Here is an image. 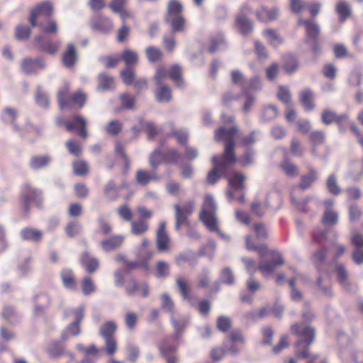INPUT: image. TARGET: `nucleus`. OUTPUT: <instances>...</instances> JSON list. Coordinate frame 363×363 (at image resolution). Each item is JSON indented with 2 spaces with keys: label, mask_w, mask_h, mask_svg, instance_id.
I'll list each match as a JSON object with an SVG mask.
<instances>
[{
  "label": "nucleus",
  "mask_w": 363,
  "mask_h": 363,
  "mask_svg": "<svg viewBox=\"0 0 363 363\" xmlns=\"http://www.w3.org/2000/svg\"><path fill=\"white\" fill-rule=\"evenodd\" d=\"M298 24L299 26L303 25L306 28V43L317 40L320 28L315 20H303L300 18L298 20Z\"/></svg>",
  "instance_id": "ddd939ff"
},
{
  "label": "nucleus",
  "mask_w": 363,
  "mask_h": 363,
  "mask_svg": "<svg viewBox=\"0 0 363 363\" xmlns=\"http://www.w3.org/2000/svg\"><path fill=\"white\" fill-rule=\"evenodd\" d=\"M61 279L64 286L69 290L74 291L77 289V284L74 279L73 272L70 269H64L61 272Z\"/></svg>",
  "instance_id": "4be33fe9"
},
{
  "label": "nucleus",
  "mask_w": 363,
  "mask_h": 363,
  "mask_svg": "<svg viewBox=\"0 0 363 363\" xmlns=\"http://www.w3.org/2000/svg\"><path fill=\"white\" fill-rule=\"evenodd\" d=\"M169 274V264L164 261H159L156 265L155 276L157 278L166 277Z\"/></svg>",
  "instance_id": "bf43d9fd"
},
{
  "label": "nucleus",
  "mask_w": 363,
  "mask_h": 363,
  "mask_svg": "<svg viewBox=\"0 0 363 363\" xmlns=\"http://www.w3.org/2000/svg\"><path fill=\"white\" fill-rule=\"evenodd\" d=\"M161 306L164 311L171 314V316L174 315V304L167 294L161 296Z\"/></svg>",
  "instance_id": "8fccbe9b"
},
{
  "label": "nucleus",
  "mask_w": 363,
  "mask_h": 363,
  "mask_svg": "<svg viewBox=\"0 0 363 363\" xmlns=\"http://www.w3.org/2000/svg\"><path fill=\"white\" fill-rule=\"evenodd\" d=\"M238 128L232 126L229 128L220 127L215 132V140L216 142H224V152L222 156L213 155L212 157L213 168L209 171L207 175V182L211 184H214L221 177H227L229 185L235 190H241L245 188L244 181L245 177L244 174L238 172H234L232 175L228 174L238 161L235 156V140L238 133Z\"/></svg>",
  "instance_id": "f257e3e1"
},
{
  "label": "nucleus",
  "mask_w": 363,
  "mask_h": 363,
  "mask_svg": "<svg viewBox=\"0 0 363 363\" xmlns=\"http://www.w3.org/2000/svg\"><path fill=\"white\" fill-rule=\"evenodd\" d=\"M180 159L181 155L174 149L168 150L164 155L161 151L156 150L150 157V164L155 169L162 160L172 164H176L180 160Z\"/></svg>",
  "instance_id": "423d86ee"
},
{
  "label": "nucleus",
  "mask_w": 363,
  "mask_h": 363,
  "mask_svg": "<svg viewBox=\"0 0 363 363\" xmlns=\"http://www.w3.org/2000/svg\"><path fill=\"white\" fill-rule=\"evenodd\" d=\"M291 329L294 335L301 338L296 343L297 357L299 358L308 357V349L305 347H308L313 342L315 336L314 329L298 323L292 325Z\"/></svg>",
  "instance_id": "20e7f679"
},
{
  "label": "nucleus",
  "mask_w": 363,
  "mask_h": 363,
  "mask_svg": "<svg viewBox=\"0 0 363 363\" xmlns=\"http://www.w3.org/2000/svg\"><path fill=\"white\" fill-rule=\"evenodd\" d=\"M291 151L292 155L301 157L303 155L304 147L299 140L293 139L291 143Z\"/></svg>",
  "instance_id": "e2e57ef3"
},
{
  "label": "nucleus",
  "mask_w": 363,
  "mask_h": 363,
  "mask_svg": "<svg viewBox=\"0 0 363 363\" xmlns=\"http://www.w3.org/2000/svg\"><path fill=\"white\" fill-rule=\"evenodd\" d=\"M181 67L177 65H172L170 70L168 71L169 77L179 87H182L184 85L183 79L181 77Z\"/></svg>",
  "instance_id": "37998d69"
},
{
  "label": "nucleus",
  "mask_w": 363,
  "mask_h": 363,
  "mask_svg": "<svg viewBox=\"0 0 363 363\" xmlns=\"http://www.w3.org/2000/svg\"><path fill=\"white\" fill-rule=\"evenodd\" d=\"M328 250L325 247L319 248L312 255L313 262L316 265L322 264L325 262Z\"/></svg>",
  "instance_id": "13d9d810"
},
{
  "label": "nucleus",
  "mask_w": 363,
  "mask_h": 363,
  "mask_svg": "<svg viewBox=\"0 0 363 363\" xmlns=\"http://www.w3.org/2000/svg\"><path fill=\"white\" fill-rule=\"evenodd\" d=\"M82 290L84 295L87 296L96 291V286L90 277H84L82 280Z\"/></svg>",
  "instance_id": "864d4df0"
},
{
  "label": "nucleus",
  "mask_w": 363,
  "mask_h": 363,
  "mask_svg": "<svg viewBox=\"0 0 363 363\" xmlns=\"http://www.w3.org/2000/svg\"><path fill=\"white\" fill-rule=\"evenodd\" d=\"M284 70L288 74H292L298 69L296 57L292 55H287L284 57Z\"/></svg>",
  "instance_id": "79ce46f5"
},
{
  "label": "nucleus",
  "mask_w": 363,
  "mask_h": 363,
  "mask_svg": "<svg viewBox=\"0 0 363 363\" xmlns=\"http://www.w3.org/2000/svg\"><path fill=\"white\" fill-rule=\"evenodd\" d=\"M169 238L167 233L157 235L156 244L158 251L164 252L168 250Z\"/></svg>",
  "instance_id": "6e6d98bb"
},
{
  "label": "nucleus",
  "mask_w": 363,
  "mask_h": 363,
  "mask_svg": "<svg viewBox=\"0 0 363 363\" xmlns=\"http://www.w3.org/2000/svg\"><path fill=\"white\" fill-rule=\"evenodd\" d=\"M45 68L44 62L40 58L24 59L21 62V69L26 74H35Z\"/></svg>",
  "instance_id": "2eb2a0df"
},
{
  "label": "nucleus",
  "mask_w": 363,
  "mask_h": 363,
  "mask_svg": "<svg viewBox=\"0 0 363 363\" xmlns=\"http://www.w3.org/2000/svg\"><path fill=\"white\" fill-rule=\"evenodd\" d=\"M169 77L168 70L164 67H159L154 77V81L157 86L164 85V81Z\"/></svg>",
  "instance_id": "3c124183"
},
{
  "label": "nucleus",
  "mask_w": 363,
  "mask_h": 363,
  "mask_svg": "<svg viewBox=\"0 0 363 363\" xmlns=\"http://www.w3.org/2000/svg\"><path fill=\"white\" fill-rule=\"evenodd\" d=\"M281 167L284 172L290 177H296L298 174L297 166L287 160L281 164Z\"/></svg>",
  "instance_id": "603ef678"
},
{
  "label": "nucleus",
  "mask_w": 363,
  "mask_h": 363,
  "mask_svg": "<svg viewBox=\"0 0 363 363\" xmlns=\"http://www.w3.org/2000/svg\"><path fill=\"white\" fill-rule=\"evenodd\" d=\"M122 127L123 125L119 121H112L106 125V131L109 135H116L121 132Z\"/></svg>",
  "instance_id": "680f3d73"
},
{
  "label": "nucleus",
  "mask_w": 363,
  "mask_h": 363,
  "mask_svg": "<svg viewBox=\"0 0 363 363\" xmlns=\"http://www.w3.org/2000/svg\"><path fill=\"white\" fill-rule=\"evenodd\" d=\"M216 250V244L213 240H209L208 242L202 246L199 250V255L208 257L212 260L214 257Z\"/></svg>",
  "instance_id": "ea45409f"
},
{
  "label": "nucleus",
  "mask_w": 363,
  "mask_h": 363,
  "mask_svg": "<svg viewBox=\"0 0 363 363\" xmlns=\"http://www.w3.org/2000/svg\"><path fill=\"white\" fill-rule=\"evenodd\" d=\"M336 12L340 21L342 23L351 16L352 10L350 5L343 1H339L336 6Z\"/></svg>",
  "instance_id": "72a5a7b5"
},
{
  "label": "nucleus",
  "mask_w": 363,
  "mask_h": 363,
  "mask_svg": "<svg viewBox=\"0 0 363 363\" xmlns=\"http://www.w3.org/2000/svg\"><path fill=\"white\" fill-rule=\"evenodd\" d=\"M122 60L125 62L127 67L133 66L137 65L138 62V57L137 52L133 50L125 49L121 55Z\"/></svg>",
  "instance_id": "a19ab883"
},
{
  "label": "nucleus",
  "mask_w": 363,
  "mask_h": 363,
  "mask_svg": "<svg viewBox=\"0 0 363 363\" xmlns=\"http://www.w3.org/2000/svg\"><path fill=\"white\" fill-rule=\"evenodd\" d=\"M40 196L41 192L40 191L33 189L28 186H25L21 195V201L24 205L25 211H28V204L31 202L40 205L41 201Z\"/></svg>",
  "instance_id": "4468645a"
},
{
  "label": "nucleus",
  "mask_w": 363,
  "mask_h": 363,
  "mask_svg": "<svg viewBox=\"0 0 363 363\" xmlns=\"http://www.w3.org/2000/svg\"><path fill=\"white\" fill-rule=\"evenodd\" d=\"M250 237L245 238V246L248 250L256 251L259 253L262 259L265 257L270 259V261H262L258 265V269L263 277H268L273 274L278 267L284 264V261L278 252L269 251L264 245H253L250 242Z\"/></svg>",
  "instance_id": "f03ea898"
},
{
  "label": "nucleus",
  "mask_w": 363,
  "mask_h": 363,
  "mask_svg": "<svg viewBox=\"0 0 363 363\" xmlns=\"http://www.w3.org/2000/svg\"><path fill=\"white\" fill-rule=\"evenodd\" d=\"M53 12V7L50 2L44 1L38 4L30 12L29 21L32 26H37V20L40 18H48Z\"/></svg>",
  "instance_id": "0eeeda50"
},
{
  "label": "nucleus",
  "mask_w": 363,
  "mask_h": 363,
  "mask_svg": "<svg viewBox=\"0 0 363 363\" xmlns=\"http://www.w3.org/2000/svg\"><path fill=\"white\" fill-rule=\"evenodd\" d=\"M308 174H303L301 177L299 186L303 190L309 189L318 179V173L315 168L310 166L308 167Z\"/></svg>",
  "instance_id": "a211bd4d"
},
{
  "label": "nucleus",
  "mask_w": 363,
  "mask_h": 363,
  "mask_svg": "<svg viewBox=\"0 0 363 363\" xmlns=\"http://www.w3.org/2000/svg\"><path fill=\"white\" fill-rule=\"evenodd\" d=\"M136 182L142 186H146L151 182L159 181L155 170L147 171L146 169H138L135 174Z\"/></svg>",
  "instance_id": "dca6fc26"
},
{
  "label": "nucleus",
  "mask_w": 363,
  "mask_h": 363,
  "mask_svg": "<svg viewBox=\"0 0 363 363\" xmlns=\"http://www.w3.org/2000/svg\"><path fill=\"white\" fill-rule=\"evenodd\" d=\"M172 338L163 339L158 343L160 355L166 359L167 363H176L178 361L176 352L177 345L172 344Z\"/></svg>",
  "instance_id": "6e6552de"
},
{
  "label": "nucleus",
  "mask_w": 363,
  "mask_h": 363,
  "mask_svg": "<svg viewBox=\"0 0 363 363\" xmlns=\"http://www.w3.org/2000/svg\"><path fill=\"white\" fill-rule=\"evenodd\" d=\"M149 230V224L144 219L133 220L130 223V232L135 235H143Z\"/></svg>",
  "instance_id": "5701e85b"
},
{
  "label": "nucleus",
  "mask_w": 363,
  "mask_h": 363,
  "mask_svg": "<svg viewBox=\"0 0 363 363\" xmlns=\"http://www.w3.org/2000/svg\"><path fill=\"white\" fill-rule=\"evenodd\" d=\"M124 241V236L116 235L101 242L102 249L106 252H111L120 247Z\"/></svg>",
  "instance_id": "f3484780"
},
{
  "label": "nucleus",
  "mask_w": 363,
  "mask_h": 363,
  "mask_svg": "<svg viewBox=\"0 0 363 363\" xmlns=\"http://www.w3.org/2000/svg\"><path fill=\"white\" fill-rule=\"evenodd\" d=\"M338 213L331 208H326L322 216L321 223L325 226H333L338 222Z\"/></svg>",
  "instance_id": "bb28decb"
},
{
  "label": "nucleus",
  "mask_w": 363,
  "mask_h": 363,
  "mask_svg": "<svg viewBox=\"0 0 363 363\" xmlns=\"http://www.w3.org/2000/svg\"><path fill=\"white\" fill-rule=\"evenodd\" d=\"M171 322L174 329V334L173 335L164 337V339L172 338V344L177 345V341L182 333L186 329L189 319L186 316L176 318L173 315L171 316Z\"/></svg>",
  "instance_id": "9b49d317"
},
{
  "label": "nucleus",
  "mask_w": 363,
  "mask_h": 363,
  "mask_svg": "<svg viewBox=\"0 0 363 363\" xmlns=\"http://www.w3.org/2000/svg\"><path fill=\"white\" fill-rule=\"evenodd\" d=\"M92 28L103 33H106L112 29L113 23L109 18L100 17L97 21L93 24Z\"/></svg>",
  "instance_id": "58836bf2"
},
{
  "label": "nucleus",
  "mask_w": 363,
  "mask_h": 363,
  "mask_svg": "<svg viewBox=\"0 0 363 363\" xmlns=\"http://www.w3.org/2000/svg\"><path fill=\"white\" fill-rule=\"evenodd\" d=\"M69 104L72 103L73 105H79V107H82L86 101V95L81 91L76 92L72 94L69 99Z\"/></svg>",
  "instance_id": "774afa93"
},
{
  "label": "nucleus",
  "mask_w": 363,
  "mask_h": 363,
  "mask_svg": "<svg viewBox=\"0 0 363 363\" xmlns=\"http://www.w3.org/2000/svg\"><path fill=\"white\" fill-rule=\"evenodd\" d=\"M220 281L227 285H233L235 283L234 274L229 267H225L220 272Z\"/></svg>",
  "instance_id": "de8ad7c7"
},
{
  "label": "nucleus",
  "mask_w": 363,
  "mask_h": 363,
  "mask_svg": "<svg viewBox=\"0 0 363 363\" xmlns=\"http://www.w3.org/2000/svg\"><path fill=\"white\" fill-rule=\"evenodd\" d=\"M175 211V229L179 230L182 225H188V218L192 214L195 208L194 200L186 201L182 206L174 204Z\"/></svg>",
  "instance_id": "39448f33"
},
{
  "label": "nucleus",
  "mask_w": 363,
  "mask_h": 363,
  "mask_svg": "<svg viewBox=\"0 0 363 363\" xmlns=\"http://www.w3.org/2000/svg\"><path fill=\"white\" fill-rule=\"evenodd\" d=\"M337 280L345 289H347V272L343 265L339 264L336 267Z\"/></svg>",
  "instance_id": "5fc2aeb1"
},
{
  "label": "nucleus",
  "mask_w": 363,
  "mask_h": 363,
  "mask_svg": "<svg viewBox=\"0 0 363 363\" xmlns=\"http://www.w3.org/2000/svg\"><path fill=\"white\" fill-rule=\"evenodd\" d=\"M313 98L314 96L313 92L308 89H306L301 92L300 101L306 111L313 109L315 106L313 102Z\"/></svg>",
  "instance_id": "cd10ccee"
},
{
  "label": "nucleus",
  "mask_w": 363,
  "mask_h": 363,
  "mask_svg": "<svg viewBox=\"0 0 363 363\" xmlns=\"http://www.w3.org/2000/svg\"><path fill=\"white\" fill-rule=\"evenodd\" d=\"M216 206L213 198L211 195H206L204 198L202 209L200 212V220L205 226L211 232H216L225 240H229L230 237L223 234L218 226V219L216 217Z\"/></svg>",
  "instance_id": "7ed1b4c3"
},
{
  "label": "nucleus",
  "mask_w": 363,
  "mask_h": 363,
  "mask_svg": "<svg viewBox=\"0 0 363 363\" xmlns=\"http://www.w3.org/2000/svg\"><path fill=\"white\" fill-rule=\"evenodd\" d=\"M251 12L250 8L247 4L242 6L240 12L236 18V26L239 28L243 35H247L252 32L253 26L252 22L246 18V15Z\"/></svg>",
  "instance_id": "1a4fd4ad"
},
{
  "label": "nucleus",
  "mask_w": 363,
  "mask_h": 363,
  "mask_svg": "<svg viewBox=\"0 0 363 363\" xmlns=\"http://www.w3.org/2000/svg\"><path fill=\"white\" fill-rule=\"evenodd\" d=\"M52 159L49 155H36L30 158V167L33 169H38L46 167Z\"/></svg>",
  "instance_id": "c756f323"
},
{
  "label": "nucleus",
  "mask_w": 363,
  "mask_h": 363,
  "mask_svg": "<svg viewBox=\"0 0 363 363\" xmlns=\"http://www.w3.org/2000/svg\"><path fill=\"white\" fill-rule=\"evenodd\" d=\"M264 36L268 42L273 46H277L282 43L281 38L277 34V31L272 29H267L263 32Z\"/></svg>",
  "instance_id": "a18cd8bd"
},
{
  "label": "nucleus",
  "mask_w": 363,
  "mask_h": 363,
  "mask_svg": "<svg viewBox=\"0 0 363 363\" xmlns=\"http://www.w3.org/2000/svg\"><path fill=\"white\" fill-rule=\"evenodd\" d=\"M118 191L115 184L113 182H110L105 187V195L106 198L111 201L115 200L118 197Z\"/></svg>",
  "instance_id": "338daca9"
},
{
  "label": "nucleus",
  "mask_w": 363,
  "mask_h": 363,
  "mask_svg": "<svg viewBox=\"0 0 363 363\" xmlns=\"http://www.w3.org/2000/svg\"><path fill=\"white\" fill-rule=\"evenodd\" d=\"M77 60V52L72 44H68L66 51L62 55L63 65L67 67H72Z\"/></svg>",
  "instance_id": "393cba45"
},
{
  "label": "nucleus",
  "mask_w": 363,
  "mask_h": 363,
  "mask_svg": "<svg viewBox=\"0 0 363 363\" xmlns=\"http://www.w3.org/2000/svg\"><path fill=\"white\" fill-rule=\"evenodd\" d=\"M82 230V225L77 221L68 223L65 228V232L69 237H74L78 235Z\"/></svg>",
  "instance_id": "69168bd1"
},
{
  "label": "nucleus",
  "mask_w": 363,
  "mask_h": 363,
  "mask_svg": "<svg viewBox=\"0 0 363 363\" xmlns=\"http://www.w3.org/2000/svg\"><path fill=\"white\" fill-rule=\"evenodd\" d=\"M84 306L79 305L75 308H71L65 311V316H73L74 321L77 322L78 324H80V322L82 320L84 316Z\"/></svg>",
  "instance_id": "4c0bfd02"
},
{
  "label": "nucleus",
  "mask_w": 363,
  "mask_h": 363,
  "mask_svg": "<svg viewBox=\"0 0 363 363\" xmlns=\"http://www.w3.org/2000/svg\"><path fill=\"white\" fill-rule=\"evenodd\" d=\"M16 116V111L11 108H6L1 113L2 120L7 123H11L13 125V130L21 135H23L21 130L18 129L17 125H16L15 119Z\"/></svg>",
  "instance_id": "473e14b6"
},
{
  "label": "nucleus",
  "mask_w": 363,
  "mask_h": 363,
  "mask_svg": "<svg viewBox=\"0 0 363 363\" xmlns=\"http://www.w3.org/2000/svg\"><path fill=\"white\" fill-rule=\"evenodd\" d=\"M98 82V89L103 91L111 90L114 87L113 78L106 73L99 74Z\"/></svg>",
  "instance_id": "7c9ffc66"
},
{
  "label": "nucleus",
  "mask_w": 363,
  "mask_h": 363,
  "mask_svg": "<svg viewBox=\"0 0 363 363\" xmlns=\"http://www.w3.org/2000/svg\"><path fill=\"white\" fill-rule=\"evenodd\" d=\"M81 264L85 267L89 273H92L99 267V261L94 257H91L87 252H84L81 258Z\"/></svg>",
  "instance_id": "c85d7f7f"
},
{
  "label": "nucleus",
  "mask_w": 363,
  "mask_h": 363,
  "mask_svg": "<svg viewBox=\"0 0 363 363\" xmlns=\"http://www.w3.org/2000/svg\"><path fill=\"white\" fill-rule=\"evenodd\" d=\"M117 325L113 321H107L101 325L99 330V335L104 338H112L116 331Z\"/></svg>",
  "instance_id": "2f4dec72"
},
{
  "label": "nucleus",
  "mask_w": 363,
  "mask_h": 363,
  "mask_svg": "<svg viewBox=\"0 0 363 363\" xmlns=\"http://www.w3.org/2000/svg\"><path fill=\"white\" fill-rule=\"evenodd\" d=\"M21 236L23 240L39 242L43 237V232L38 229L26 228L21 230Z\"/></svg>",
  "instance_id": "b1692460"
},
{
  "label": "nucleus",
  "mask_w": 363,
  "mask_h": 363,
  "mask_svg": "<svg viewBox=\"0 0 363 363\" xmlns=\"http://www.w3.org/2000/svg\"><path fill=\"white\" fill-rule=\"evenodd\" d=\"M231 79L234 84H238L240 86L243 94L247 93L248 81L239 70H233L231 72Z\"/></svg>",
  "instance_id": "c9c22d12"
},
{
  "label": "nucleus",
  "mask_w": 363,
  "mask_h": 363,
  "mask_svg": "<svg viewBox=\"0 0 363 363\" xmlns=\"http://www.w3.org/2000/svg\"><path fill=\"white\" fill-rule=\"evenodd\" d=\"M326 188L328 191L335 196L341 193V188L337 184V178L335 174L328 176L326 180Z\"/></svg>",
  "instance_id": "f704fd0d"
},
{
  "label": "nucleus",
  "mask_w": 363,
  "mask_h": 363,
  "mask_svg": "<svg viewBox=\"0 0 363 363\" xmlns=\"http://www.w3.org/2000/svg\"><path fill=\"white\" fill-rule=\"evenodd\" d=\"M164 21L171 26L172 33H184L186 28V21L183 16L172 18H164Z\"/></svg>",
  "instance_id": "412c9836"
},
{
  "label": "nucleus",
  "mask_w": 363,
  "mask_h": 363,
  "mask_svg": "<svg viewBox=\"0 0 363 363\" xmlns=\"http://www.w3.org/2000/svg\"><path fill=\"white\" fill-rule=\"evenodd\" d=\"M35 45L40 50L49 54H55L59 48L60 43H53L50 41L44 42L41 35L35 36L34 38Z\"/></svg>",
  "instance_id": "6ab92c4d"
},
{
  "label": "nucleus",
  "mask_w": 363,
  "mask_h": 363,
  "mask_svg": "<svg viewBox=\"0 0 363 363\" xmlns=\"http://www.w3.org/2000/svg\"><path fill=\"white\" fill-rule=\"evenodd\" d=\"M69 86H64L57 94V100L61 109L69 107V99H67L69 94Z\"/></svg>",
  "instance_id": "c03bdc74"
},
{
  "label": "nucleus",
  "mask_w": 363,
  "mask_h": 363,
  "mask_svg": "<svg viewBox=\"0 0 363 363\" xmlns=\"http://www.w3.org/2000/svg\"><path fill=\"white\" fill-rule=\"evenodd\" d=\"M146 55L148 60L151 62L159 61L162 57V52L160 48L150 46L145 50Z\"/></svg>",
  "instance_id": "09e8293b"
},
{
  "label": "nucleus",
  "mask_w": 363,
  "mask_h": 363,
  "mask_svg": "<svg viewBox=\"0 0 363 363\" xmlns=\"http://www.w3.org/2000/svg\"><path fill=\"white\" fill-rule=\"evenodd\" d=\"M279 11L277 8H273L271 10L267 9L266 7L262 6L259 9L256 11V16L257 20L262 22H267L276 19L278 16Z\"/></svg>",
  "instance_id": "aec40b11"
},
{
  "label": "nucleus",
  "mask_w": 363,
  "mask_h": 363,
  "mask_svg": "<svg viewBox=\"0 0 363 363\" xmlns=\"http://www.w3.org/2000/svg\"><path fill=\"white\" fill-rule=\"evenodd\" d=\"M177 285L184 298H188L189 292V285L188 281L182 276H179L176 279Z\"/></svg>",
  "instance_id": "49530a36"
},
{
  "label": "nucleus",
  "mask_w": 363,
  "mask_h": 363,
  "mask_svg": "<svg viewBox=\"0 0 363 363\" xmlns=\"http://www.w3.org/2000/svg\"><path fill=\"white\" fill-rule=\"evenodd\" d=\"M278 114L277 108L275 106L269 105L264 108L262 111V118L266 121L274 119Z\"/></svg>",
  "instance_id": "0e129e2a"
},
{
  "label": "nucleus",
  "mask_w": 363,
  "mask_h": 363,
  "mask_svg": "<svg viewBox=\"0 0 363 363\" xmlns=\"http://www.w3.org/2000/svg\"><path fill=\"white\" fill-rule=\"evenodd\" d=\"M121 77L126 85H130L133 83L135 72L130 67H127L121 71Z\"/></svg>",
  "instance_id": "052dcab7"
},
{
  "label": "nucleus",
  "mask_w": 363,
  "mask_h": 363,
  "mask_svg": "<svg viewBox=\"0 0 363 363\" xmlns=\"http://www.w3.org/2000/svg\"><path fill=\"white\" fill-rule=\"evenodd\" d=\"M157 86L158 89L155 91L157 101L161 103L169 101L172 99L170 89L166 85H160Z\"/></svg>",
  "instance_id": "e433bc0d"
},
{
  "label": "nucleus",
  "mask_w": 363,
  "mask_h": 363,
  "mask_svg": "<svg viewBox=\"0 0 363 363\" xmlns=\"http://www.w3.org/2000/svg\"><path fill=\"white\" fill-rule=\"evenodd\" d=\"M105 340V347L101 348L100 351L104 350L108 355H113L117 350V341L115 337L106 338Z\"/></svg>",
  "instance_id": "4d7b16f0"
},
{
  "label": "nucleus",
  "mask_w": 363,
  "mask_h": 363,
  "mask_svg": "<svg viewBox=\"0 0 363 363\" xmlns=\"http://www.w3.org/2000/svg\"><path fill=\"white\" fill-rule=\"evenodd\" d=\"M150 242L147 238H143L141 245L137 250L136 255L142 267L147 271L149 266L147 262L152 257L153 252L149 249Z\"/></svg>",
  "instance_id": "f8f14e48"
},
{
  "label": "nucleus",
  "mask_w": 363,
  "mask_h": 363,
  "mask_svg": "<svg viewBox=\"0 0 363 363\" xmlns=\"http://www.w3.org/2000/svg\"><path fill=\"white\" fill-rule=\"evenodd\" d=\"M183 6L176 0H171L167 4V13L164 18H172L182 15Z\"/></svg>",
  "instance_id": "a878e982"
},
{
  "label": "nucleus",
  "mask_w": 363,
  "mask_h": 363,
  "mask_svg": "<svg viewBox=\"0 0 363 363\" xmlns=\"http://www.w3.org/2000/svg\"><path fill=\"white\" fill-rule=\"evenodd\" d=\"M59 125L63 124L67 131L72 132L73 130H78L80 136L86 138L87 133L86 130V121L81 116H74L72 121L62 122L61 120H57Z\"/></svg>",
  "instance_id": "9d476101"
}]
</instances>
